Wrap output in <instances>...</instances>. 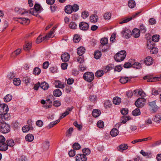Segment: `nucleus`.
I'll list each match as a JSON object with an SVG mask.
<instances>
[{
    "label": "nucleus",
    "mask_w": 161,
    "mask_h": 161,
    "mask_svg": "<svg viewBox=\"0 0 161 161\" xmlns=\"http://www.w3.org/2000/svg\"><path fill=\"white\" fill-rule=\"evenodd\" d=\"M32 46L31 42H25V45L24 47V49L25 50H28L31 49Z\"/></svg>",
    "instance_id": "obj_30"
},
{
    "label": "nucleus",
    "mask_w": 161,
    "mask_h": 161,
    "mask_svg": "<svg viewBox=\"0 0 161 161\" xmlns=\"http://www.w3.org/2000/svg\"><path fill=\"white\" fill-rule=\"evenodd\" d=\"M105 107L106 108H109L111 105V101L109 100L106 101L104 104Z\"/></svg>",
    "instance_id": "obj_46"
},
{
    "label": "nucleus",
    "mask_w": 161,
    "mask_h": 161,
    "mask_svg": "<svg viewBox=\"0 0 161 161\" xmlns=\"http://www.w3.org/2000/svg\"><path fill=\"white\" fill-rule=\"evenodd\" d=\"M128 4L129 7L130 8H134L136 6V3L133 0H130L129 1Z\"/></svg>",
    "instance_id": "obj_37"
},
{
    "label": "nucleus",
    "mask_w": 161,
    "mask_h": 161,
    "mask_svg": "<svg viewBox=\"0 0 161 161\" xmlns=\"http://www.w3.org/2000/svg\"><path fill=\"white\" fill-rule=\"evenodd\" d=\"M141 112L140 109L137 108L134 110L132 112V114L134 116H137L140 114Z\"/></svg>",
    "instance_id": "obj_38"
},
{
    "label": "nucleus",
    "mask_w": 161,
    "mask_h": 161,
    "mask_svg": "<svg viewBox=\"0 0 161 161\" xmlns=\"http://www.w3.org/2000/svg\"><path fill=\"white\" fill-rule=\"evenodd\" d=\"M49 87V85L45 82H43L40 84V87L44 90H47Z\"/></svg>",
    "instance_id": "obj_28"
},
{
    "label": "nucleus",
    "mask_w": 161,
    "mask_h": 161,
    "mask_svg": "<svg viewBox=\"0 0 161 161\" xmlns=\"http://www.w3.org/2000/svg\"><path fill=\"white\" fill-rule=\"evenodd\" d=\"M159 35H154L152 36V40L155 42H158L159 39Z\"/></svg>",
    "instance_id": "obj_54"
},
{
    "label": "nucleus",
    "mask_w": 161,
    "mask_h": 161,
    "mask_svg": "<svg viewBox=\"0 0 161 161\" xmlns=\"http://www.w3.org/2000/svg\"><path fill=\"white\" fill-rule=\"evenodd\" d=\"M113 102L115 105H119L121 102V99L118 97H115L114 98Z\"/></svg>",
    "instance_id": "obj_25"
},
{
    "label": "nucleus",
    "mask_w": 161,
    "mask_h": 161,
    "mask_svg": "<svg viewBox=\"0 0 161 161\" xmlns=\"http://www.w3.org/2000/svg\"><path fill=\"white\" fill-rule=\"evenodd\" d=\"M0 131L3 133H7L10 131V126L6 123L0 124Z\"/></svg>",
    "instance_id": "obj_3"
},
{
    "label": "nucleus",
    "mask_w": 161,
    "mask_h": 161,
    "mask_svg": "<svg viewBox=\"0 0 161 161\" xmlns=\"http://www.w3.org/2000/svg\"><path fill=\"white\" fill-rule=\"evenodd\" d=\"M44 40L45 39H43V37H42L41 36H39L37 38L36 40V42L37 43L39 44Z\"/></svg>",
    "instance_id": "obj_63"
},
{
    "label": "nucleus",
    "mask_w": 161,
    "mask_h": 161,
    "mask_svg": "<svg viewBox=\"0 0 161 161\" xmlns=\"http://www.w3.org/2000/svg\"><path fill=\"white\" fill-rule=\"evenodd\" d=\"M89 15V13L87 11H84L82 13L81 16L84 19L86 18Z\"/></svg>",
    "instance_id": "obj_51"
},
{
    "label": "nucleus",
    "mask_w": 161,
    "mask_h": 161,
    "mask_svg": "<svg viewBox=\"0 0 161 161\" xmlns=\"http://www.w3.org/2000/svg\"><path fill=\"white\" fill-rule=\"evenodd\" d=\"M143 79L144 80H147V82H150L154 81L155 80H157V77L153 78L152 76L151 75H146L143 77Z\"/></svg>",
    "instance_id": "obj_16"
},
{
    "label": "nucleus",
    "mask_w": 161,
    "mask_h": 161,
    "mask_svg": "<svg viewBox=\"0 0 161 161\" xmlns=\"http://www.w3.org/2000/svg\"><path fill=\"white\" fill-rule=\"evenodd\" d=\"M15 11L18 14L21 15L27 14L29 12V11L28 10L18 7L15 8Z\"/></svg>",
    "instance_id": "obj_9"
},
{
    "label": "nucleus",
    "mask_w": 161,
    "mask_h": 161,
    "mask_svg": "<svg viewBox=\"0 0 161 161\" xmlns=\"http://www.w3.org/2000/svg\"><path fill=\"white\" fill-rule=\"evenodd\" d=\"M100 47L103 52H105L106 51L108 50L109 47V46L108 45H100Z\"/></svg>",
    "instance_id": "obj_41"
},
{
    "label": "nucleus",
    "mask_w": 161,
    "mask_h": 161,
    "mask_svg": "<svg viewBox=\"0 0 161 161\" xmlns=\"http://www.w3.org/2000/svg\"><path fill=\"white\" fill-rule=\"evenodd\" d=\"M101 55V52L99 50L96 51L94 53V58L97 59H99Z\"/></svg>",
    "instance_id": "obj_27"
},
{
    "label": "nucleus",
    "mask_w": 161,
    "mask_h": 161,
    "mask_svg": "<svg viewBox=\"0 0 161 161\" xmlns=\"http://www.w3.org/2000/svg\"><path fill=\"white\" fill-rule=\"evenodd\" d=\"M73 40L75 43L78 42L80 40V36L78 35H75L74 36Z\"/></svg>",
    "instance_id": "obj_47"
},
{
    "label": "nucleus",
    "mask_w": 161,
    "mask_h": 161,
    "mask_svg": "<svg viewBox=\"0 0 161 161\" xmlns=\"http://www.w3.org/2000/svg\"><path fill=\"white\" fill-rule=\"evenodd\" d=\"M8 111V106L5 104H0V115H2Z\"/></svg>",
    "instance_id": "obj_6"
},
{
    "label": "nucleus",
    "mask_w": 161,
    "mask_h": 161,
    "mask_svg": "<svg viewBox=\"0 0 161 161\" xmlns=\"http://www.w3.org/2000/svg\"><path fill=\"white\" fill-rule=\"evenodd\" d=\"M69 27L72 29H75L77 28V25L75 22H71L69 23Z\"/></svg>",
    "instance_id": "obj_39"
},
{
    "label": "nucleus",
    "mask_w": 161,
    "mask_h": 161,
    "mask_svg": "<svg viewBox=\"0 0 161 161\" xmlns=\"http://www.w3.org/2000/svg\"><path fill=\"white\" fill-rule=\"evenodd\" d=\"M37 11H34L33 8H31L30 10V13L34 15L35 16H37L38 15Z\"/></svg>",
    "instance_id": "obj_62"
},
{
    "label": "nucleus",
    "mask_w": 161,
    "mask_h": 161,
    "mask_svg": "<svg viewBox=\"0 0 161 161\" xmlns=\"http://www.w3.org/2000/svg\"><path fill=\"white\" fill-rule=\"evenodd\" d=\"M73 131V128L70 127L67 131L66 132V136L68 137L70 136Z\"/></svg>",
    "instance_id": "obj_57"
},
{
    "label": "nucleus",
    "mask_w": 161,
    "mask_h": 161,
    "mask_svg": "<svg viewBox=\"0 0 161 161\" xmlns=\"http://www.w3.org/2000/svg\"><path fill=\"white\" fill-rule=\"evenodd\" d=\"M94 75L92 72H87L83 75L84 79L88 82H91L94 79Z\"/></svg>",
    "instance_id": "obj_2"
},
{
    "label": "nucleus",
    "mask_w": 161,
    "mask_h": 161,
    "mask_svg": "<svg viewBox=\"0 0 161 161\" xmlns=\"http://www.w3.org/2000/svg\"><path fill=\"white\" fill-rule=\"evenodd\" d=\"M73 147L74 149L78 150L80 148V146L79 143H75L73 145Z\"/></svg>",
    "instance_id": "obj_60"
},
{
    "label": "nucleus",
    "mask_w": 161,
    "mask_h": 161,
    "mask_svg": "<svg viewBox=\"0 0 161 161\" xmlns=\"http://www.w3.org/2000/svg\"><path fill=\"white\" fill-rule=\"evenodd\" d=\"M161 93V88H158V89H156L153 88L152 90V94L154 96L157 95Z\"/></svg>",
    "instance_id": "obj_26"
},
{
    "label": "nucleus",
    "mask_w": 161,
    "mask_h": 161,
    "mask_svg": "<svg viewBox=\"0 0 161 161\" xmlns=\"http://www.w3.org/2000/svg\"><path fill=\"white\" fill-rule=\"evenodd\" d=\"M108 42V39L106 38H102L100 40V43L101 44V45H106Z\"/></svg>",
    "instance_id": "obj_42"
},
{
    "label": "nucleus",
    "mask_w": 161,
    "mask_h": 161,
    "mask_svg": "<svg viewBox=\"0 0 161 161\" xmlns=\"http://www.w3.org/2000/svg\"><path fill=\"white\" fill-rule=\"evenodd\" d=\"M153 60L151 57L148 56L147 57L144 61V62L147 65H150L153 64Z\"/></svg>",
    "instance_id": "obj_12"
},
{
    "label": "nucleus",
    "mask_w": 161,
    "mask_h": 161,
    "mask_svg": "<svg viewBox=\"0 0 161 161\" xmlns=\"http://www.w3.org/2000/svg\"><path fill=\"white\" fill-rule=\"evenodd\" d=\"M4 120H8L10 119V116L9 114L7 113H5L2 115Z\"/></svg>",
    "instance_id": "obj_55"
},
{
    "label": "nucleus",
    "mask_w": 161,
    "mask_h": 161,
    "mask_svg": "<svg viewBox=\"0 0 161 161\" xmlns=\"http://www.w3.org/2000/svg\"><path fill=\"white\" fill-rule=\"evenodd\" d=\"M123 36L125 38H129L132 35L131 31L127 29H125L122 32Z\"/></svg>",
    "instance_id": "obj_7"
},
{
    "label": "nucleus",
    "mask_w": 161,
    "mask_h": 161,
    "mask_svg": "<svg viewBox=\"0 0 161 161\" xmlns=\"http://www.w3.org/2000/svg\"><path fill=\"white\" fill-rule=\"evenodd\" d=\"M60 121L59 119H58L55 121L51 122L48 125L47 127L49 129H50L53 127L54 125L59 123Z\"/></svg>",
    "instance_id": "obj_35"
},
{
    "label": "nucleus",
    "mask_w": 161,
    "mask_h": 161,
    "mask_svg": "<svg viewBox=\"0 0 161 161\" xmlns=\"http://www.w3.org/2000/svg\"><path fill=\"white\" fill-rule=\"evenodd\" d=\"M76 161H86V157L84 154H78L76 157Z\"/></svg>",
    "instance_id": "obj_11"
},
{
    "label": "nucleus",
    "mask_w": 161,
    "mask_h": 161,
    "mask_svg": "<svg viewBox=\"0 0 161 161\" xmlns=\"http://www.w3.org/2000/svg\"><path fill=\"white\" fill-rule=\"evenodd\" d=\"M145 101V99L143 98H139L136 101L135 104L137 107H142L144 105Z\"/></svg>",
    "instance_id": "obj_5"
},
{
    "label": "nucleus",
    "mask_w": 161,
    "mask_h": 161,
    "mask_svg": "<svg viewBox=\"0 0 161 161\" xmlns=\"http://www.w3.org/2000/svg\"><path fill=\"white\" fill-rule=\"evenodd\" d=\"M149 105L152 108L153 110L155 112L157 111L159 108L156 104L155 101L149 102Z\"/></svg>",
    "instance_id": "obj_13"
},
{
    "label": "nucleus",
    "mask_w": 161,
    "mask_h": 161,
    "mask_svg": "<svg viewBox=\"0 0 161 161\" xmlns=\"http://www.w3.org/2000/svg\"><path fill=\"white\" fill-rule=\"evenodd\" d=\"M158 49L155 47H153L150 51L151 53L154 54L158 53Z\"/></svg>",
    "instance_id": "obj_61"
},
{
    "label": "nucleus",
    "mask_w": 161,
    "mask_h": 161,
    "mask_svg": "<svg viewBox=\"0 0 161 161\" xmlns=\"http://www.w3.org/2000/svg\"><path fill=\"white\" fill-rule=\"evenodd\" d=\"M153 120L156 123H161V114H156L154 116Z\"/></svg>",
    "instance_id": "obj_17"
},
{
    "label": "nucleus",
    "mask_w": 161,
    "mask_h": 161,
    "mask_svg": "<svg viewBox=\"0 0 161 161\" xmlns=\"http://www.w3.org/2000/svg\"><path fill=\"white\" fill-rule=\"evenodd\" d=\"M22 80L25 84L27 85L28 84L30 83V79L29 78L26 76L23 78Z\"/></svg>",
    "instance_id": "obj_56"
},
{
    "label": "nucleus",
    "mask_w": 161,
    "mask_h": 161,
    "mask_svg": "<svg viewBox=\"0 0 161 161\" xmlns=\"http://www.w3.org/2000/svg\"><path fill=\"white\" fill-rule=\"evenodd\" d=\"M90 21L92 23H95L98 19V17L96 14H92L90 17Z\"/></svg>",
    "instance_id": "obj_14"
},
{
    "label": "nucleus",
    "mask_w": 161,
    "mask_h": 161,
    "mask_svg": "<svg viewBox=\"0 0 161 161\" xmlns=\"http://www.w3.org/2000/svg\"><path fill=\"white\" fill-rule=\"evenodd\" d=\"M72 8V6L71 5H68L66 6L65 8V12L68 14H71L73 12Z\"/></svg>",
    "instance_id": "obj_20"
},
{
    "label": "nucleus",
    "mask_w": 161,
    "mask_h": 161,
    "mask_svg": "<svg viewBox=\"0 0 161 161\" xmlns=\"http://www.w3.org/2000/svg\"><path fill=\"white\" fill-rule=\"evenodd\" d=\"M13 82L15 85L18 86L20 85L21 81L19 78H15Z\"/></svg>",
    "instance_id": "obj_40"
},
{
    "label": "nucleus",
    "mask_w": 161,
    "mask_h": 161,
    "mask_svg": "<svg viewBox=\"0 0 161 161\" xmlns=\"http://www.w3.org/2000/svg\"><path fill=\"white\" fill-rule=\"evenodd\" d=\"M54 95L56 97H59L62 95V92L59 89H57L54 90L53 92Z\"/></svg>",
    "instance_id": "obj_32"
},
{
    "label": "nucleus",
    "mask_w": 161,
    "mask_h": 161,
    "mask_svg": "<svg viewBox=\"0 0 161 161\" xmlns=\"http://www.w3.org/2000/svg\"><path fill=\"white\" fill-rule=\"evenodd\" d=\"M82 151L83 153V154H84L85 156L86 155H89L91 152L90 150L88 148L83 149L82 150Z\"/></svg>",
    "instance_id": "obj_44"
},
{
    "label": "nucleus",
    "mask_w": 161,
    "mask_h": 161,
    "mask_svg": "<svg viewBox=\"0 0 161 161\" xmlns=\"http://www.w3.org/2000/svg\"><path fill=\"white\" fill-rule=\"evenodd\" d=\"M161 144V140L154 142L152 145V146L155 147Z\"/></svg>",
    "instance_id": "obj_64"
},
{
    "label": "nucleus",
    "mask_w": 161,
    "mask_h": 161,
    "mask_svg": "<svg viewBox=\"0 0 161 161\" xmlns=\"http://www.w3.org/2000/svg\"><path fill=\"white\" fill-rule=\"evenodd\" d=\"M6 145L7 147L9 146L10 147H13L14 145V142L13 139H8L6 141Z\"/></svg>",
    "instance_id": "obj_29"
},
{
    "label": "nucleus",
    "mask_w": 161,
    "mask_h": 161,
    "mask_svg": "<svg viewBox=\"0 0 161 161\" xmlns=\"http://www.w3.org/2000/svg\"><path fill=\"white\" fill-rule=\"evenodd\" d=\"M110 134L112 136L115 137L118 134L119 131L117 129L113 128L110 131Z\"/></svg>",
    "instance_id": "obj_24"
},
{
    "label": "nucleus",
    "mask_w": 161,
    "mask_h": 161,
    "mask_svg": "<svg viewBox=\"0 0 161 161\" xmlns=\"http://www.w3.org/2000/svg\"><path fill=\"white\" fill-rule=\"evenodd\" d=\"M25 139L26 141L31 142L33 140L34 137L33 135L29 134L25 136Z\"/></svg>",
    "instance_id": "obj_21"
},
{
    "label": "nucleus",
    "mask_w": 161,
    "mask_h": 161,
    "mask_svg": "<svg viewBox=\"0 0 161 161\" xmlns=\"http://www.w3.org/2000/svg\"><path fill=\"white\" fill-rule=\"evenodd\" d=\"M55 86L57 88H63L64 87V84H62L61 82L59 80H56L55 82Z\"/></svg>",
    "instance_id": "obj_22"
},
{
    "label": "nucleus",
    "mask_w": 161,
    "mask_h": 161,
    "mask_svg": "<svg viewBox=\"0 0 161 161\" xmlns=\"http://www.w3.org/2000/svg\"><path fill=\"white\" fill-rule=\"evenodd\" d=\"M5 139L2 136H0V150L5 151L8 149V147L6 144L5 143Z\"/></svg>",
    "instance_id": "obj_4"
},
{
    "label": "nucleus",
    "mask_w": 161,
    "mask_h": 161,
    "mask_svg": "<svg viewBox=\"0 0 161 161\" xmlns=\"http://www.w3.org/2000/svg\"><path fill=\"white\" fill-rule=\"evenodd\" d=\"M100 111L97 109H93L92 111V116L95 118L99 116L100 115Z\"/></svg>",
    "instance_id": "obj_23"
},
{
    "label": "nucleus",
    "mask_w": 161,
    "mask_h": 161,
    "mask_svg": "<svg viewBox=\"0 0 161 161\" xmlns=\"http://www.w3.org/2000/svg\"><path fill=\"white\" fill-rule=\"evenodd\" d=\"M128 148V146L127 144H121L117 148L118 151L122 152L124 150H125Z\"/></svg>",
    "instance_id": "obj_10"
},
{
    "label": "nucleus",
    "mask_w": 161,
    "mask_h": 161,
    "mask_svg": "<svg viewBox=\"0 0 161 161\" xmlns=\"http://www.w3.org/2000/svg\"><path fill=\"white\" fill-rule=\"evenodd\" d=\"M54 32L51 31L49 32L45 36L43 37V39L47 40L50 37H51Z\"/></svg>",
    "instance_id": "obj_48"
},
{
    "label": "nucleus",
    "mask_w": 161,
    "mask_h": 161,
    "mask_svg": "<svg viewBox=\"0 0 161 161\" xmlns=\"http://www.w3.org/2000/svg\"><path fill=\"white\" fill-rule=\"evenodd\" d=\"M30 130H31V128L27 125H25L22 128V130L24 132H27Z\"/></svg>",
    "instance_id": "obj_58"
},
{
    "label": "nucleus",
    "mask_w": 161,
    "mask_h": 161,
    "mask_svg": "<svg viewBox=\"0 0 161 161\" xmlns=\"http://www.w3.org/2000/svg\"><path fill=\"white\" fill-rule=\"evenodd\" d=\"M112 69V67L111 64H109L104 69V72L107 73L108 71H110Z\"/></svg>",
    "instance_id": "obj_59"
},
{
    "label": "nucleus",
    "mask_w": 161,
    "mask_h": 161,
    "mask_svg": "<svg viewBox=\"0 0 161 161\" xmlns=\"http://www.w3.org/2000/svg\"><path fill=\"white\" fill-rule=\"evenodd\" d=\"M41 71V69L39 68L36 67L34 69L33 73L36 75H38L40 74Z\"/></svg>",
    "instance_id": "obj_50"
},
{
    "label": "nucleus",
    "mask_w": 161,
    "mask_h": 161,
    "mask_svg": "<svg viewBox=\"0 0 161 161\" xmlns=\"http://www.w3.org/2000/svg\"><path fill=\"white\" fill-rule=\"evenodd\" d=\"M43 147L46 150L48 149L49 147V142L48 141H46L43 143Z\"/></svg>",
    "instance_id": "obj_49"
},
{
    "label": "nucleus",
    "mask_w": 161,
    "mask_h": 161,
    "mask_svg": "<svg viewBox=\"0 0 161 161\" xmlns=\"http://www.w3.org/2000/svg\"><path fill=\"white\" fill-rule=\"evenodd\" d=\"M85 48L83 47H80L77 49V53L79 56H82V55L85 53Z\"/></svg>",
    "instance_id": "obj_19"
},
{
    "label": "nucleus",
    "mask_w": 161,
    "mask_h": 161,
    "mask_svg": "<svg viewBox=\"0 0 161 161\" xmlns=\"http://www.w3.org/2000/svg\"><path fill=\"white\" fill-rule=\"evenodd\" d=\"M12 99V96L11 95L8 94H7L4 97V100L5 102H9Z\"/></svg>",
    "instance_id": "obj_43"
},
{
    "label": "nucleus",
    "mask_w": 161,
    "mask_h": 161,
    "mask_svg": "<svg viewBox=\"0 0 161 161\" xmlns=\"http://www.w3.org/2000/svg\"><path fill=\"white\" fill-rule=\"evenodd\" d=\"M33 9L34 11L37 12L41 11L43 9L41 5L38 4H35Z\"/></svg>",
    "instance_id": "obj_31"
},
{
    "label": "nucleus",
    "mask_w": 161,
    "mask_h": 161,
    "mask_svg": "<svg viewBox=\"0 0 161 161\" xmlns=\"http://www.w3.org/2000/svg\"><path fill=\"white\" fill-rule=\"evenodd\" d=\"M21 49H18L13 53L11 55V57L12 58H14L15 56L19 55L21 52Z\"/></svg>",
    "instance_id": "obj_34"
},
{
    "label": "nucleus",
    "mask_w": 161,
    "mask_h": 161,
    "mask_svg": "<svg viewBox=\"0 0 161 161\" xmlns=\"http://www.w3.org/2000/svg\"><path fill=\"white\" fill-rule=\"evenodd\" d=\"M97 125L99 128H103L104 127V123L103 121L101 120L98 121L97 123Z\"/></svg>",
    "instance_id": "obj_53"
},
{
    "label": "nucleus",
    "mask_w": 161,
    "mask_h": 161,
    "mask_svg": "<svg viewBox=\"0 0 161 161\" xmlns=\"http://www.w3.org/2000/svg\"><path fill=\"white\" fill-rule=\"evenodd\" d=\"M79 27L80 30L83 31H86L89 27V25L86 22H82L79 23Z\"/></svg>",
    "instance_id": "obj_8"
},
{
    "label": "nucleus",
    "mask_w": 161,
    "mask_h": 161,
    "mask_svg": "<svg viewBox=\"0 0 161 161\" xmlns=\"http://www.w3.org/2000/svg\"><path fill=\"white\" fill-rule=\"evenodd\" d=\"M140 31L137 29H133L131 32L132 35L135 38H138L140 36Z\"/></svg>",
    "instance_id": "obj_15"
},
{
    "label": "nucleus",
    "mask_w": 161,
    "mask_h": 161,
    "mask_svg": "<svg viewBox=\"0 0 161 161\" xmlns=\"http://www.w3.org/2000/svg\"><path fill=\"white\" fill-rule=\"evenodd\" d=\"M103 17L105 19L109 20L111 17V14L110 12H106L104 14Z\"/></svg>",
    "instance_id": "obj_45"
},
{
    "label": "nucleus",
    "mask_w": 161,
    "mask_h": 161,
    "mask_svg": "<svg viewBox=\"0 0 161 161\" xmlns=\"http://www.w3.org/2000/svg\"><path fill=\"white\" fill-rule=\"evenodd\" d=\"M132 65L134 68L137 69H140L141 68V64L137 62H135Z\"/></svg>",
    "instance_id": "obj_52"
},
{
    "label": "nucleus",
    "mask_w": 161,
    "mask_h": 161,
    "mask_svg": "<svg viewBox=\"0 0 161 161\" xmlns=\"http://www.w3.org/2000/svg\"><path fill=\"white\" fill-rule=\"evenodd\" d=\"M126 56V52L125 50H121L118 52L114 56L115 60L117 62L123 61Z\"/></svg>",
    "instance_id": "obj_1"
},
{
    "label": "nucleus",
    "mask_w": 161,
    "mask_h": 161,
    "mask_svg": "<svg viewBox=\"0 0 161 161\" xmlns=\"http://www.w3.org/2000/svg\"><path fill=\"white\" fill-rule=\"evenodd\" d=\"M104 74L102 70H98L95 73V76L97 77H100L103 75Z\"/></svg>",
    "instance_id": "obj_33"
},
{
    "label": "nucleus",
    "mask_w": 161,
    "mask_h": 161,
    "mask_svg": "<svg viewBox=\"0 0 161 161\" xmlns=\"http://www.w3.org/2000/svg\"><path fill=\"white\" fill-rule=\"evenodd\" d=\"M61 58L62 60L64 62L68 61L69 58V55L67 53H64L62 55Z\"/></svg>",
    "instance_id": "obj_18"
},
{
    "label": "nucleus",
    "mask_w": 161,
    "mask_h": 161,
    "mask_svg": "<svg viewBox=\"0 0 161 161\" xmlns=\"http://www.w3.org/2000/svg\"><path fill=\"white\" fill-rule=\"evenodd\" d=\"M129 78L127 77H121L119 80V81L122 84H125L128 81Z\"/></svg>",
    "instance_id": "obj_36"
}]
</instances>
